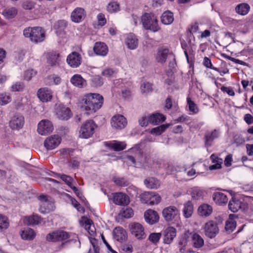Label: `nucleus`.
<instances>
[{
  "mask_svg": "<svg viewBox=\"0 0 253 253\" xmlns=\"http://www.w3.org/2000/svg\"><path fill=\"white\" fill-rule=\"evenodd\" d=\"M250 9V5L246 3H242L237 5L235 8L237 13L242 15H246Z\"/></svg>",
  "mask_w": 253,
  "mask_h": 253,
  "instance_id": "obj_39",
  "label": "nucleus"
},
{
  "mask_svg": "<svg viewBox=\"0 0 253 253\" xmlns=\"http://www.w3.org/2000/svg\"><path fill=\"white\" fill-rule=\"evenodd\" d=\"M113 180L116 184L120 186H126L128 184L127 181L123 177H114Z\"/></svg>",
  "mask_w": 253,
  "mask_h": 253,
  "instance_id": "obj_56",
  "label": "nucleus"
},
{
  "mask_svg": "<svg viewBox=\"0 0 253 253\" xmlns=\"http://www.w3.org/2000/svg\"><path fill=\"white\" fill-rule=\"evenodd\" d=\"M25 120L23 116L20 114L13 115L9 122V126L12 130H19L24 125Z\"/></svg>",
  "mask_w": 253,
  "mask_h": 253,
  "instance_id": "obj_9",
  "label": "nucleus"
},
{
  "mask_svg": "<svg viewBox=\"0 0 253 253\" xmlns=\"http://www.w3.org/2000/svg\"><path fill=\"white\" fill-rule=\"evenodd\" d=\"M141 90L143 93H148L153 90L152 85L149 82H144L141 85Z\"/></svg>",
  "mask_w": 253,
  "mask_h": 253,
  "instance_id": "obj_52",
  "label": "nucleus"
},
{
  "mask_svg": "<svg viewBox=\"0 0 253 253\" xmlns=\"http://www.w3.org/2000/svg\"><path fill=\"white\" fill-rule=\"evenodd\" d=\"M184 54L188 63H189V55L192 56L194 55V50L193 49V47L191 45L189 46V47L185 49V51H184Z\"/></svg>",
  "mask_w": 253,
  "mask_h": 253,
  "instance_id": "obj_61",
  "label": "nucleus"
},
{
  "mask_svg": "<svg viewBox=\"0 0 253 253\" xmlns=\"http://www.w3.org/2000/svg\"><path fill=\"white\" fill-rule=\"evenodd\" d=\"M121 249L126 253H131L133 252V249L131 244L129 243L124 244L121 246Z\"/></svg>",
  "mask_w": 253,
  "mask_h": 253,
  "instance_id": "obj_60",
  "label": "nucleus"
},
{
  "mask_svg": "<svg viewBox=\"0 0 253 253\" xmlns=\"http://www.w3.org/2000/svg\"><path fill=\"white\" fill-rule=\"evenodd\" d=\"M169 124L162 125L160 126L152 128L150 131V133L152 134L155 135H161L169 127Z\"/></svg>",
  "mask_w": 253,
  "mask_h": 253,
  "instance_id": "obj_44",
  "label": "nucleus"
},
{
  "mask_svg": "<svg viewBox=\"0 0 253 253\" xmlns=\"http://www.w3.org/2000/svg\"><path fill=\"white\" fill-rule=\"evenodd\" d=\"M56 115L61 120H68L72 116L71 110L65 106H59L56 108Z\"/></svg>",
  "mask_w": 253,
  "mask_h": 253,
  "instance_id": "obj_21",
  "label": "nucleus"
},
{
  "mask_svg": "<svg viewBox=\"0 0 253 253\" xmlns=\"http://www.w3.org/2000/svg\"><path fill=\"white\" fill-rule=\"evenodd\" d=\"M53 130L52 123L47 120L41 121L38 124V132L41 135H46Z\"/></svg>",
  "mask_w": 253,
  "mask_h": 253,
  "instance_id": "obj_13",
  "label": "nucleus"
},
{
  "mask_svg": "<svg viewBox=\"0 0 253 253\" xmlns=\"http://www.w3.org/2000/svg\"><path fill=\"white\" fill-rule=\"evenodd\" d=\"M37 95L42 102H46L51 100L52 97V92L47 87H43L38 90Z\"/></svg>",
  "mask_w": 253,
  "mask_h": 253,
  "instance_id": "obj_17",
  "label": "nucleus"
},
{
  "mask_svg": "<svg viewBox=\"0 0 253 253\" xmlns=\"http://www.w3.org/2000/svg\"><path fill=\"white\" fill-rule=\"evenodd\" d=\"M141 22L146 30L157 32L161 29L157 17L153 13H145L141 16Z\"/></svg>",
  "mask_w": 253,
  "mask_h": 253,
  "instance_id": "obj_4",
  "label": "nucleus"
},
{
  "mask_svg": "<svg viewBox=\"0 0 253 253\" xmlns=\"http://www.w3.org/2000/svg\"><path fill=\"white\" fill-rule=\"evenodd\" d=\"M23 35L34 43L42 42L45 38L44 30L41 27H29L23 30Z\"/></svg>",
  "mask_w": 253,
  "mask_h": 253,
  "instance_id": "obj_3",
  "label": "nucleus"
},
{
  "mask_svg": "<svg viewBox=\"0 0 253 253\" xmlns=\"http://www.w3.org/2000/svg\"><path fill=\"white\" fill-rule=\"evenodd\" d=\"M20 234L21 238L24 240L32 241L35 239L36 233L35 231L30 228H24L21 230Z\"/></svg>",
  "mask_w": 253,
  "mask_h": 253,
  "instance_id": "obj_23",
  "label": "nucleus"
},
{
  "mask_svg": "<svg viewBox=\"0 0 253 253\" xmlns=\"http://www.w3.org/2000/svg\"><path fill=\"white\" fill-rule=\"evenodd\" d=\"M125 42L127 48L131 50L135 49L138 46V39L131 33L126 36Z\"/></svg>",
  "mask_w": 253,
  "mask_h": 253,
  "instance_id": "obj_26",
  "label": "nucleus"
},
{
  "mask_svg": "<svg viewBox=\"0 0 253 253\" xmlns=\"http://www.w3.org/2000/svg\"><path fill=\"white\" fill-rule=\"evenodd\" d=\"M165 219L168 221H172L179 217V211L174 206H169L165 208L162 212Z\"/></svg>",
  "mask_w": 253,
  "mask_h": 253,
  "instance_id": "obj_10",
  "label": "nucleus"
},
{
  "mask_svg": "<svg viewBox=\"0 0 253 253\" xmlns=\"http://www.w3.org/2000/svg\"><path fill=\"white\" fill-rule=\"evenodd\" d=\"M36 5V2L31 0H26L22 4V7L25 10H31L33 9Z\"/></svg>",
  "mask_w": 253,
  "mask_h": 253,
  "instance_id": "obj_53",
  "label": "nucleus"
},
{
  "mask_svg": "<svg viewBox=\"0 0 253 253\" xmlns=\"http://www.w3.org/2000/svg\"><path fill=\"white\" fill-rule=\"evenodd\" d=\"M68 64L72 67H77L79 64V54L77 52H73L67 58Z\"/></svg>",
  "mask_w": 253,
  "mask_h": 253,
  "instance_id": "obj_31",
  "label": "nucleus"
},
{
  "mask_svg": "<svg viewBox=\"0 0 253 253\" xmlns=\"http://www.w3.org/2000/svg\"><path fill=\"white\" fill-rule=\"evenodd\" d=\"M89 204L86 199L84 196L80 195V209L84 212L85 208L89 209Z\"/></svg>",
  "mask_w": 253,
  "mask_h": 253,
  "instance_id": "obj_54",
  "label": "nucleus"
},
{
  "mask_svg": "<svg viewBox=\"0 0 253 253\" xmlns=\"http://www.w3.org/2000/svg\"><path fill=\"white\" fill-rule=\"evenodd\" d=\"M187 102L190 112H191L192 114H197L199 111L197 105L190 97L187 98Z\"/></svg>",
  "mask_w": 253,
  "mask_h": 253,
  "instance_id": "obj_47",
  "label": "nucleus"
},
{
  "mask_svg": "<svg viewBox=\"0 0 253 253\" xmlns=\"http://www.w3.org/2000/svg\"><path fill=\"white\" fill-rule=\"evenodd\" d=\"M193 207L190 201L187 202L184 205L183 210L184 215L185 217H190L193 213Z\"/></svg>",
  "mask_w": 253,
  "mask_h": 253,
  "instance_id": "obj_43",
  "label": "nucleus"
},
{
  "mask_svg": "<svg viewBox=\"0 0 253 253\" xmlns=\"http://www.w3.org/2000/svg\"><path fill=\"white\" fill-rule=\"evenodd\" d=\"M67 26V22L64 20L58 21L54 25V28L56 33L59 36H62L65 34V29Z\"/></svg>",
  "mask_w": 253,
  "mask_h": 253,
  "instance_id": "obj_32",
  "label": "nucleus"
},
{
  "mask_svg": "<svg viewBox=\"0 0 253 253\" xmlns=\"http://www.w3.org/2000/svg\"><path fill=\"white\" fill-rule=\"evenodd\" d=\"M219 135L218 130L214 129L212 131H207L204 136L205 145L207 147L211 145L212 141L217 138Z\"/></svg>",
  "mask_w": 253,
  "mask_h": 253,
  "instance_id": "obj_18",
  "label": "nucleus"
},
{
  "mask_svg": "<svg viewBox=\"0 0 253 253\" xmlns=\"http://www.w3.org/2000/svg\"><path fill=\"white\" fill-rule=\"evenodd\" d=\"M23 222L27 225H38L41 222V218L37 214L25 216L23 218Z\"/></svg>",
  "mask_w": 253,
  "mask_h": 253,
  "instance_id": "obj_28",
  "label": "nucleus"
},
{
  "mask_svg": "<svg viewBox=\"0 0 253 253\" xmlns=\"http://www.w3.org/2000/svg\"><path fill=\"white\" fill-rule=\"evenodd\" d=\"M221 91L226 92L229 96H233L235 95V92L231 87L222 86Z\"/></svg>",
  "mask_w": 253,
  "mask_h": 253,
  "instance_id": "obj_62",
  "label": "nucleus"
},
{
  "mask_svg": "<svg viewBox=\"0 0 253 253\" xmlns=\"http://www.w3.org/2000/svg\"><path fill=\"white\" fill-rule=\"evenodd\" d=\"M107 146L115 151H120L126 148V144L125 142L113 141L107 143Z\"/></svg>",
  "mask_w": 253,
  "mask_h": 253,
  "instance_id": "obj_34",
  "label": "nucleus"
},
{
  "mask_svg": "<svg viewBox=\"0 0 253 253\" xmlns=\"http://www.w3.org/2000/svg\"><path fill=\"white\" fill-rule=\"evenodd\" d=\"M161 20L162 23L165 25L171 24L174 20L173 13L169 10L165 11L161 15Z\"/></svg>",
  "mask_w": 253,
  "mask_h": 253,
  "instance_id": "obj_35",
  "label": "nucleus"
},
{
  "mask_svg": "<svg viewBox=\"0 0 253 253\" xmlns=\"http://www.w3.org/2000/svg\"><path fill=\"white\" fill-rule=\"evenodd\" d=\"M146 221L150 224H153L158 221L159 216L158 213L152 210H148L144 213Z\"/></svg>",
  "mask_w": 253,
  "mask_h": 253,
  "instance_id": "obj_20",
  "label": "nucleus"
},
{
  "mask_svg": "<svg viewBox=\"0 0 253 253\" xmlns=\"http://www.w3.org/2000/svg\"><path fill=\"white\" fill-rule=\"evenodd\" d=\"M36 74V71L33 69L27 70L24 72V78L27 81H30Z\"/></svg>",
  "mask_w": 253,
  "mask_h": 253,
  "instance_id": "obj_58",
  "label": "nucleus"
},
{
  "mask_svg": "<svg viewBox=\"0 0 253 253\" xmlns=\"http://www.w3.org/2000/svg\"><path fill=\"white\" fill-rule=\"evenodd\" d=\"M97 126L92 120H87L84 123L81 127L82 137L84 138H88L92 136L95 132Z\"/></svg>",
  "mask_w": 253,
  "mask_h": 253,
  "instance_id": "obj_6",
  "label": "nucleus"
},
{
  "mask_svg": "<svg viewBox=\"0 0 253 253\" xmlns=\"http://www.w3.org/2000/svg\"><path fill=\"white\" fill-rule=\"evenodd\" d=\"M162 234L160 233H151L148 237V240L153 244L157 245L159 243Z\"/></svg>",
  "mask_w": 253,
  "mask_h": 253,
  "instance_id": "obj_50",
  "label": "nucleus"
},
{
  "mask_svg": "<svg viewBox=\"0 0 253 253\" xmlns=\"http://www.w3.org/2000/svg\"><path fill=\"white\" fill-rule=\"evenodd\" d=\"M11 100V97L6 93H0V105H5Z\"/></svg>",
  "mask_w": 253,
  "mask_h": 253,
  "instance_id": "obj_51",
  "label": "nucleus"
},
{
  "mask_svg": "<svg viewBox=\"0 0 253 253\" xmlns=\"http://www.w3.org/2000/svg\"><path fill=\"white\" fill-rule=\"evenodd\" d=\"M93 224V221L87 217L83 216L80 220V225L83 226L88 233V239L93 250L89 249L88 253H99L98 241L95 238L96 235L95 228Z\"/></svg>",
  "mask_w": 253,
  "mask_h": 253,
  "instance_id": "obj_2",
  "label": "nucleus"
},
{
  "mask_svg": "<svg viewBox=\"0 0 253 253\" xmlns=\"http://www.w3.org/2000/svg\"><path fill=\"white\" fill-rule=\"evenodd\" d=\"M213 201L217 205H225L228 202V198L224 193L221 192H215L212 195Z\"/></svg>",
  "mask_w": 253,
  "mask_h": 253,
  "instance_id": "obj_25",
  "label": "nucleus"
},
{
  "mask_svg": "<svg viewBox=\"0 0 253 253\" xmlns=\"http://www.w3.org/2000/svg\"><path fill=\"white\" fill-rule=\"evenodd\" d=\"M97 19L98 25L103 26L106 24L107 21L105 15L103 13H99L97 16Z\"/></svg>",
  "mask_w": 253,
  "mask_h": 253,
  "instance_id": "obj_59",
  "label": "nucleus"
},
{
  "mask_svg": "<svg viewBox=\"0 0 253 253\" xmlns=\"http://www.w3.org/2000/svg\"><path fill=\"white\" fill-rule=\"evenodd\" d=\"M166 117L160 113H155L151 115L148 117L149 123L153 125H158L166 120Z\"/></svg>",
  "mask_w": 253,
  "mask_h": 253,
  "instance_id": "obj_29",
  "label": "nucleus"
},
{
  "mask_svg": "<svg viewBox=\"0 0 253 253\" xmlns=\"http://www.w3.org/2000/svg\"><path fill=\"white\" fill-rule=\"evenodd\" d=\"M61 138L58 135H52L47 137L44 141V146L47 150L56 148L61 143Z\"/></svg>",
  "mask_w": 253,
  "mask_h": 253,
  "instance_id": "obj_11",
  "label": "nucleus"
},
{
  "mask_svg": "<svg viewBox=\"0 0 253 253\" xmlns=\"http://www.w3.org/2000/svg\"><path fill=\"white\" fill-rule=\"evenodd\" d=\"M71 83L75 86H78L79 85V75L76 74L74 75L71 79Z\"/></svg>",
  "mask_w": 253,
  "mask_h": 253,
  "instance_id": "obj_64",
  "label": "nucleus"
},
{
  "mask_svg": "<svg viewBox=\"0 0 253 253\" xmlns=\"http://www.w3.org/2000/svg\"><path fill=\"white\" fill-rule=\"evenodd\" d=\"M17 12L18 10L16 7H11L4 9L2 12V14L6 19H12L16 16Z\"/></svg>",
  "mask_w": 253,
  "mask_h": 253,
  "instance_id": "obj_36",
  "label": "nucleus"
},
{
  "mask_svg": "<svg viewBox=\"0 0 253 253\" xmlns=\"http://www.w3.org/2000/svg\"><path fill=\"white\" fill-rule=\"evenodd\" d=\"M113 202L118 205L125 206L129 204V197L123 193H118L114 195L113 198Z\"/></svg>",
  "mask_w": 253,
  "mask_h": 253,
  "instance_id": "obj_19",
  "label": "nucleus"
},
{
  "mask_svg": "<svg viewBox=\"0 0 253 253\" xmlns=\"http://www.w3.org/2000/svg\"><path fill=\"white\" fill-rule=\"evenodd\" d=\"M115 71L111 68H107L102 72V75L107 77H110L113 75Z\"/></svg>",
  "mask_w": 253,
  "mask_h": 253,
  "instance_id": "obj_63",
  "label": "nucleus"
},
{
  "mask_svg": "<svg viewBox=\"0 0 253 253\" xmlns=\"http://www.w3.org/2000/svg\"><path fill=\"white\" fill-rule=\"evenodd\" d=\"M169 54L168 49L159 50L158 52L156 60L158 62L164 63L166 62Z\"/></svg>",
  "mask_w": 253,
  "mask_h": 253,
  "instance_id": "obj_42",
  "label": "nucleus"
},
{
  "mask_svg": "<svg viewBox=\"0 0 253 253\" xmlns=\"http://www.w3.org/2000/svg\"><path fill=\"white\" fill-rule=\"evenodd\" d=\"M235 215L230 214L228 219L226 221L225 230L228 234L232 233L236 227V222L234 220Z\"/></svg>",
  "mask_w": 253,
  "mask_h": 253,
  "instance_id": "obj_27",
  "label": "nucleus"
},
{
  "mask_svg": "<svg viewBox=\"0 0 253 253\" xmlns=\"http://www.w3.org/2000/svg\"><path fill=\"white\" fill-rule=\"evenodd\" d=\"M111 124L113 127L121 129L126 127L127 121L123 115H117L112 118Z\"/></svg>",
  "mask_w": 253,
  "mask_h": 253,
  "instance_id": "obj_15",
  "label": "nucleus"
},
{
  "mask_svg": "<svg viewBox=\"0 0 253 253\" xmlns=\"http://www.w3.org/2000/svg\"><path fill=\"white\" fill-rule=\"evenodd\" d=\"M59 54L50 53L47 55V63L51 66H55L59 63Z\"/></svg>",
  "mask_w": 253,
  "mask_h": 253,
  "instance_id": "obj_37",
  "label": "nucleus"
},
{
  "mask_svg": "<svg viewBox=\"0 0 253 253\" xmlns=\"http://www.w3.org/2000/svg\"><path fill=\"white\" fill-rule=\"evenodd\" d=\"M58 176L74 190L78 197L79 196L78 189L74 185L73 183V179L71 177L63 174H58Z\"/></svg>",
  "mask_w": 253,
  "mask_h": 253,
  "instance_id": "obj_30",
  "label": "nucleus"
},
{
  "mask_svg": "<svg viewBox=\"0 0 253 253\" xmlns=\"http://www.w3.org/2000/svg\"><path fill=\"white\" fill-rule=\"evenodd\" d=\"M9 226L8 218L1 214H0V232L7 229Z\"/></svg>",
  "mask_w": 253,
  "mask_h": 253,
  "instance_id": "obj_46",
  "label": "nucleus"
},
{
  "mask_svg": "<svg viewBox=\"0 0 253 253\" xmlns=\"http://www.w3.org/2000/svg\"><path fill=\"white\" fill-rule=\"evenodd\" d=\"M61 82L60 77L54 74L48 76L46 79V84L48 85H58Z\"/></svg>",
  "mask_w": 253,
  "mask_h": 253,
  "instance_id": "obj_41",
  "label": "nucleus"
},
{
  "mask_svg": "<svg viewBox=\"0 0 253 253\" xmlns=\"http://www.w3.org/2000/svg\"><path fill=\"white\" fill-rule=\"evenodd\" d=\"M203 192L198 188L194 189L191 193L192 197L195 200L200 199L203 197Z\"/></svg>",
  "mask_w": 253,
  "mask_h": 253,
  "instance_id": "obj_55",
  "label": "nucleus"
},
{
  "mask_svg": "<svg viewBox=\"0 0 253 253\" xmlns=\"http://www.w3.org/2000/svg\"><path fill=\"white\" fill-rule=\"evenodd\" d=\"M93 51L98 55L105 56L108 53V48L105 43L97 42L94 44Z\"/></svg>",
  "mask_w": 253,
  "mask_h": 253,
  "instance_id": "obj_22",
  "label": "nucleus"
},
{
  "mask_svg": "<svg viewBox=\"0 0 253 253\" xmlns=\"http://www.w3.org/2000/svg\"><path fill=\"white\" fill-rule=\"evenodd\" d=\"M228 208L232 212H236L240 209L243 210L246 209L247 205L240 200L232 198L229 202Z\"/></svg>",
  "mask_w": 253,
  "mask_h": 253,
  "instance_id": "obj_14",
  "label": "nucleus"
},
{
  "mask_svg": "<svg viewBox=\"0 0 253 253\" xmlns=\"http://www.w3.org/2000/svg\"><path fill=\"white\" fill-rule=\"evenodd\" d=\"M71 18L74 22H79V8L78 7L76 8L71 13Z\"/></svg>",
  "mask_w": 253,
  "mask_h": 253,
  "instance_id": "obj_57",
  "label": "nucleus"
},
{
  "mask_svg": "<svg viewBox=\"0 0 253 253\" xmlns=\"http://www.w3.org/2000/svg\"><path fill=\"white\" fill-rule=\"evenodd\" d=\"M103 97L98 93H87L80 101L81 111L87 116L95 113L102 107Z\"/></svg>",
  "mask_w": 253,
  "mask_h": 253,
  "instance_id": "obj_1",
  "label": "nucleus"
},
{
  "mask_svg": "<svg viewBox=\"0 0 253 253\" xmlns=\"http://www.w3.org/2000/svg\"><path fill=\"white\" fill-rule=\"evenodd\" d=\"M24 87L25 84L23 82H17L11 86L10 90L12 92L22 91Z\"/></svg>",
  "mask_w": 253,
  "mask_h": 253,
  "instance_id": "obj_49",
  "label": "nucleus"
},
{
  "mask_svg": "<svg viewBox=\"0 0 253 253\" xmlns=\"http://www.w3.org/2000/svg\"><path fill=\"white\" fill-rule=\"evenodd\" d=\"M69 237V233L62 230H58L47 234L46 240L48 242H55L67 240Z\"/></svg>",
  "mask_w": 253,
  "mask_h": 253,
  "instance_id": "obj_7",
  "label": "nucleus"
},
{
  "mask_svg": "<svg viewBox=\"0 0 253 253\" xmlns=\"http://www.w3.org/2000/svg\"><path fill=\"white\" fill-rule=\"evenodd\" d=\"M192 243L196 248H200L203 246L204 241L203 238L198 234L194 233L192 235Z\"/></svg>",
  "mask_w": 253,
  "mask_h": 253,
  "instance_id": "obj_40",
  "label": "nucleus"
},
{
  "mask_svg": "<svg viewBox=\"0 0 253 253\" xmlns=\"http://www.w3.org/2000/svg\"><path fill=\"white\" fill-rule=\"evenodd\" d=\"M114 239L119 242H123L127 238L126 231L121 227H116L113 232Z\"/></svg>",
  "mask_w": 253,
  "mask_h": 253,
  "instance_id": "obj_24",
  "label": "nucleus"
},
{
  "mask_svg": "<svg viewBox=\"0 0 253 253\" xmlns=\"http://www.w3.org/2000/svg\"><path fill=\"white\" fill-rule=\"evenodd\" d=\"M164 235V243L165 244H170L176 235V230L172 227H168L163 232Z\"/></svg>",
  "mask_w": 253,
  "mask_h": 253,
  "instance_id": "obj_16",
  "label": "nucleus"
},
{
  "mask_svg": "<svg viewBox=\"0 0 253 253\" xmlns=\"http://www.w3.org/2000/svg\"><path fill=\"white\" fill-rule=\"evenodd\" d=\"M212 208L211 206L205 204L201 205L198 209L199 214L202 217L209 216L212 213Z\"/></svg>",
  "mask_w": 253,
  "mask_h": 253,
  "instance_id": "obj_33",
  "label": "nucleus"
},
{
  "mask_svg": "<svg viewBox=\"0 0 253 253\" xmlns=\"http://www.w3.org/2000/svg\"><path fill=\"white\" fill-rule=\"evenodd\" d=\"M144 184L147 188L150 189H157L160 185V181L153 177H150L145 179Z\"/></svg>",
  "mask_w": 253,
  "mask_h": 253,
  "instance_id": "obj_38",
  "label": "nucleus"
},
{
  "mask_svg": "<svg viewBox=\"0 0 253 253\" xmlns=\"http://www.w3.org/2000/svg\"><path fill=\"white\" fill-rule=\"evenodd\" d=\"M131 233L138 239H142L145 238L144 228L139 223H132L129 225Z\"/></svg>",
  "mask_w": 253,
  "mask_h": 253,
  "instance_id": "obj_12",
  "label": "nucleus"
},
{
  "mask_svg": "<svg viewBox=\"0 0 253 253\" xmlns=\"http://www.w3.org/2000/svg\"><path fill=\"white\" fill-rule=\"evenodd\" d=\"M218 223L213 220L207 222L204 226V231L205 235L209 238H214L219 233Z\"/></svg>",
  "mask_w": 253,
  "mask_h": 253,
  "instance_id": "obj_5",
  "label": "nucleus"
},
{
  "mask_svg": "<svg viewBox=\"0 0 253 253\" xmlns=\"http://www.w3.org/2000/svg\"><path fill=\"white\" fill-rule=\"evenodd\" d=\"M142 203L149 205H154L159 203L161 198L158 194L153 192H146L140 195Z\"/></svg>",
  "mask_w": 253,
  "mask_h": 253,
  "instance_id": "obj_8",
  "label": "nucleus"
},
{
  "mask_svg": "<svg viewBox=\"0 0 253 253\" xmlns=\"http://www.w3.org/2000/svg\"><path fill=\"white\" fill-rule=\"evenodd\" d=\"M106 10L110 13L120 11V5L117 1H111L106 6Z\"/></svg>",
  "mask_w": 253,
  "mask_h": 253,
  "instance_id": "obj_45",
  "label": "nucleus"
},
{
  "mask_svg": "<svg viewBox=\"0 0 253 253\" xmlns=\"http://www.w3.org/2000/svg\"><path fill=\"white\" fill-rule=\"evenodd\" d=\"M120 215L126 218H129L133 216V211L130 208H124L121 211Z\"/></svg>",
  "mask_w": 253,
  "mask_h": 253,
  "instance_id": "obj_48",
  "label": "nucleus"
}]
</instances>
